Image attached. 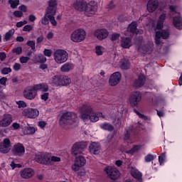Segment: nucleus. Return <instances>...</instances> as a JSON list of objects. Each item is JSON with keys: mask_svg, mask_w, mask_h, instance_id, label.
Returning <instances> with one entry per match:
<instances>
[{"mask_svg": "<svg viewBox=\"0 0 182 182\" xmlns=\"http://www.w3.org/2000/svg\"><path fill=\"white\" fill-rule=\"evenodd\" d=\"M79 123L77 114L73 112H64L60 117L58 124L63 129H70V127H76Z\"/></svg>", "mask_w": 182, "mask_h": 182, "instance_id": "nucleus-1", "label": "nucleus"}, {"mask_svg": "<svg viewBox=\"0 0 182 182\" xmlns=\"http://www.w3.org/2000/svg\"><path fill=\"white\" fill-rule=\"evenodd\" d=\"M80 117L84 122H87L90 119V122L95 123V122L99 121V116H102V117L105 118L102 112H99L98 114L93 112V109H92V107L89 104L83 105L80 108Z\"/></svg>", "mask_w": 182, "mask_h": 182, "instance_id": "nucleus-2", "label": "nucleus"}, {"mask_svg": "<svg viewBox=\"0 0 182 182\" xmlns=\"http://www.w3.org/2000/svg\"><path fill=\"white\" fill-rule=\"evenodd\" d=\"M56 9H58V1L56 0H49L48 6L46 9V14L41 20L43 25L49 23L50 15H56Z\"/></svg>", "mask_w": 182, "mask_h": 182, "instance_id": "nucleus-3", "label": "nucleus"}, {"mask_svg": "<svg viewBox=\"0 0 182 182\" xmlns=\"http://www.w3.org/2000/svg\"><path fill=\"white\" fill-rule=\"evenodd\" d=\"M53 56L55 63H58V65H62V63L68 62V59H69V53L63 49L55 50L53 53Z\"/></svg>", "mask_w": 182, "mask_h": 182, "instance_id": "nucleus-4", "label": "nucleus"}, {"mask_svg": "<svg viewBox=\"0 0 182 182\" xmlns=\"http://www.w3.org/2000/svg\"><path fill=\"white\" fill-rule=\"evenodd\" d=\"M70 39L75 43L83 42L86 39V31L83 28H78L71 33Z\"/></svg>", "mask_w": 182, "mask_h": 182, "instance_id": "nucleus-5", "label": "nucleus"}, {"mask_svg": "<svg viewBox=\"0 0 182 182\" xmlns=\"http://www.w3.org/2000/svg\"><path fill=\"white\" fill-rule=\"evenodd\" d=\"M87 147V142L86 141H80L76 142L72 146L71 154L74 156V157H77V156H80L85 149Z\"/></svg>", "mask_w": 182, "mask_h": 182, "instance_id": "nucleus-6", "label": "nucleus"}, {"mask_svg": "<svg viewBox=\"0 0 182 182\" xmlns=\"http://www.w3.org/2000/svg\"><path fill=\"white\" fill-rule=\"evenodd\" d=\"M97 11V5H96V3L95 1H90L89 3H85L82 12H84L86 16H93V15L96 14Z\"/></svg>", "mask_w": 182, "mask_h": 182, "instance_id": "nucleus-7", "label": "nucleus"}, {"mask_svg": "<svg viewBox=\"0 0 182 182\" xmlns=\"http://www.w3.org/2000/svg\"><path fill=\"white\" fill-rule=\"evenodd\" d=\"M23 96L27 100H33L38 96L35 87L33 85L32 87H26L23 92Z\"/></svg>", "mask_w": 182, "mask_h": 182, "instance_id": "nucleus-8", "label": "nucleus"}, {"mask_svg": "<svg viewBox=\"0 0 182 182\" xmlns=\"http://www.w3.org/2000/svg\"><path fill=\"white\" fill-rule=\"evenodd\" d=\"M35 160L40 164H48L50 161V158L46 152H38L36 154Z\"/></svg>", "mask_w": 182, "mask_h": 182, "instance_id": "nucleus-9", "label": "nucleus"}, {"mask_svg": "<svg viewBox=\"0 0 182 182\" xmlns=\"http://www.w3.org/2000/svg\"><path fill=\"white\" fill-rule=\"evenodd\" d=\"M141 102V94L140 92H134L129 96V103L132 107H137Z\"/></svg>", "mask_w": 182, "mask_h": 182, "instance_id": "nucleus-10", "label": "nucleus"}, {"mask_svg": "<svg viewBox=\"0 0 182 182\" xmlns=\"http://www.w3.org/2000/svg\"><path fill=\"white\" fill-rule=\"evenodd\" d=\"M22 116L27 119H36L39 116V110L35 108H26L22 112Z\"/></svg>", "mask_w": 182, "mask_h": 182, "instance_id": "nucleus-11", "label": "nucleus"}, {"mask_svg": "<svg viewBox=\"0 0 182 182\" xmlns=\"http://www.w3.org/2000/svg\"><path fill=\"white\" fill-rule=\"evenodd\" d=\"M105 171L107 173V176H109L111 180H117V178L120 177V171H119L115 167L107 166L105 168Z\"/></svg>", "mask_w": 182, "mask_h": 182, "instance_id": "nucleus-12", "label": "nucleus"}, {"mask_svg": "<svg viewBox=\"0 0 182 182\" xmlns=\"http://www.w3.org/2000/svg\"><path fill=\"white\" fill-rule=\"evenodd\" d=\"M170 36L168 30H163L161 31H156L155 35V43L156 45H161V38L162 39H167Z\"/></svg>", "mask_w": 182, "mask_h": 182, "instance_id": "nucleus-13", "label": "nucleus"}, {"mask_svg": "<svg viewBox=\"0 0 182 182\" xmlns=\"http://www.w3.org/2000/svg\"><path fill=\"white\" fill-rule=\"evenodd\" d=\"M95 38H97L98 41H104L107 36H109V31L105 28H99L94 32Z\"/></svg>", "mask_w": 182, "mask_h": 182, "instance_id": "nucleus-14", "label": "nucleus"}, {"mask_svg": "<svg viewBox=\"0 0 182 182\" xmlns=\"http://www.w3.org/2000/svg\"><path fill=\"white\" fill-rule=\"evenodd\" d=\"M122 79V74L119 72L114 73L109 79V86H117L120 83V80Z\"/></svg>", "mask_w": 182, "mask_h": 182, "instance_id": "nucleus-15", "label": "nucleus"}, {"mask_svg": "<svg viewBox=\"0 0 182 182\" xmlns=\"http://www.w3.org/2000/svg\"><path fill=\"white\" fill-rule=\"evenodd\" d=\"M11 151V141L9 139H5L1 144H0V153L6 154Z\"/></svg>", "mask_w": 182, "mask_h": 182, "instance_id": "nucleus-16", "label": "nucleus"}, {"mask_svg": "<svg viewBox=\"0 0 182 182\" xmlns=\"http://www.w3.org/2000/svg\"><path fill=\"white\" fill-rule=\"evenodd\" d=\"M35 175V171L31 168H26L20 171V176L21 178L24 180H28V178H32V176Z\"/></svg>", "mask_w": 182, "mask_h": 182, "instance_id": "nucleus-17", "label": "nucleus"}, {"mask_svg": "<svg viewBox=\"0 0 182 182\" xmlns=\"http://www.w3.org/2000/svg\"><path fill=\"white\" fill-rule=\"evenodd\" d=\"M89 151L92 154H100L102 151V146L99 142H92L89 146Z\"/></svg>", "mask_w": 182, "mask_h": 182, "instance_id": "nucleus-18", "label": "nucleus"}, {"mask_svg": "<svg viewBox=\"0 0 182 182\" xmlns=\"http://www.w3.org/2000/svg\"><path fill=\"white\" fill-rule=\"evenodd\" d=\"M12 123V115L10 114H4L3 118L0 120V127H8Z\"/></svg>", "mask_w": 182, "mask_h": 182, "instance_id": "nucleus-19", "label": "nucleus"}, {"mask_svg": "<svg viewBox=\"0 0 182 182\" xmlns=\"http://www.w3.org/2000/svg\"><path fill=\"white\" fill-rule=\"evenodd\" d=\"M159 8V1L157 0H149L148 1L146 9L150 14H153Z\"/></svg>", "mask_w": 182, "mask_h": 182, "instance_id": "nucleus-20", "label": "nucleus"}, {"mask_svg": "<svg viewBox=\"0 0 182 182\" xmlns=\"http://www.w3.org/2000/svg\"><path fill=\"white\" fill-rule=\"evenodd\" d=\"M85 5H86V1L83 0H76L73 3V8L76 11H79L80 12H83Z\"/></svg>", "mask_w": 182, "mask_h": 182, "instance_id": "nucleus-21", "label": "nucleus"}, {"mask_svg": "<svg viewBox=\"0 0 182 182\" xmlns=\"http://www.w3.org/2000/svg\"><path fill=\"white\" fill-rule=\"evenodd\" d=\"M62 80V75H53L51 77L49 80L50 85H52V86H60L62 85L61 82Z\"/></svg>", "mask_w": 182, "mask_h": 182, "instance_id": "nucleus-22", "label": "nucleus"}, {"mask_svg": "<svg viewBox=\"0 0 182 182\" xmlns=\"http://www.w3.org/2000/svg\"><path fill=\"white\" fill-rule=\"evenodd\" d=\"M13 151L16 156H22L25 154V147L22 144H17L14 146Z\"/></svg>", "mask_w": 182, "mask_h": 182, "instance_id": "nucleus-23", "label": "nucleus"}, {"mask_svg": "<svg viewBox=\"0 0 182 182\" xmlns=\"http://www.w3.org/2000/svg\"><path fill=\"white\" fill-rule=\"evenodd\" d=\"M128 32H132V33H143V30L137 29V23L136 21H133L132 23H130L127 28Z\"/></svg>", "mask_w": 182, "mask_h": 182, "instance_id": "nucleus-24", "label": "nucleus"}, {"mask_svg": "<svg viewBox=\"0 0 182 182\" xmlns=\"http://www.w3.org/2000/svg\"><path fill=\"white\" fill-rule=\"evenodd\" d=\"M34 89L36 90V93H38V91L41 92H48L49 90V87L48 86V84L46 83H40L34 85Z\"/></svg>", "mask_w": 182, "mask_h": 182, "instance_id": "nucleus-25", "label": "nucleus"}, {"mask_svg": "<svg viewBox=\"0 0 182 182\" xmlns=\"http://www.w3.org/2000/svg\"><path fill=\"white\" fill-rule=\"evenodd\" d=\"M75 65L72 63H65L60 67V71L64 73L70 72L73 70Z\"/></svg>", "mask_w": 182, "mask_h": 182, "instance_id": "nucleus-26", "label": "nucleus"}, {"mask_svg": "<svg viewBox=\"0 0 182 182\" xmlns=\"http://www.w3.org/2000/svg\"><path fill=\"white\" fill-rule=\"evenodd\" d=\"M14 35H15V29L11 28L5 34L3 38L4 42H9L12 38H14Z\"/></svg>", "mask_w": 182, "mask_h": 182, "instance_id": "nucleus-27", "label": "nucleus"}, {"mask_svg": "<svg viewBox=\"0 0 182 182\" xmlns=\"http://www.w3.org/2000/svg\"><path fill=\"white\" fill-rule=\"evenodd\" d=\"M173 21V23L177 29H182V18L180 16V14L178 16H174Z\"/></svg>", "mask_w": 182, "mask_h": 182, "instance_id": "nucleus-28", "label": "nucleus"}, {"mask_svg": "<svg viewBox=\"0 0 182 182\" xmlns=\"http://www.w3.org/2000/svg\"><path fill=\"white\" fill-rule=\"evenodd\" d=\"M132 40L130 38H122L121 40V46L124 49H129L132 46Z\"/></svg>", "mask_w": 182, "mask_h": 182, "instance_id": "nucleus-29", "label": "nucleus"}, {"mask_svg": "<svg viewBox=\"0 0 182 182\" xmlns=\"http://www.w3.org/2000/svg\"><path fill=\"white\" fill-rule=\"evenodd\" d=\"M146 82V77L144 75H139V77L134 82L135 87H141V86L144 85V82Z\"/></svg>", "mask_w": 182, "mask_h": 182, "instance_id": "nucleus-30", "label": "nucleus"}, {"mask_svg": "<svg viewBox=\"0 0 182 182\" xmlns=\"http://www.w3.org/2000/svg\"><path fill=\"white\" fill-rule=\"evenodd\" d=\"M166 13H162L160 15L156 24L157 29H161V28H163L164 25V21H166Z\"/></svg>", "mask_w": 182, "mask_h": 182, "instance_id": "nucleus-31", "label": "nucleus"}, {"mask_svg": "<svg viewBox=\"0 0 182 182\" xmlns=\"http://www.w3.org/2000/svg\"><path fill=\"white\" fill-rule=\"evenodd\" d=\"M100 127L102 130H107V132H113L114 130V127L109 122H103L100 125Z\"/></svg>", "mask_w": 182, "mask_h": 182, "instance_id": "nucleus-32", "label": "nucleus"}, {"mask_svg": "<svg viewBox=\"0 0 182 182\" xmlns=\"http://www.w3.org/2000/svg\"><path fill=\"white\" fill-rule=\"evenodd\" d=\"M119 67L124 70H127L130 68V62L126 59H122L119 62Z\"/></svg>", "mask_w": 182, "mask_h": 182, "instance_id": "nucleus-33", "label": "nucleus"}, {"mask_svg": "<svg viewBox=\"0 0 182 182\" xmlns=\"http://www.w3.org/2000/svg\"><path fill=\"white\" fill-rule=\"evenodd\" d=\"M75 162L81 166V167H83V166L86 164V159H85L82 155H78L77 156H75Z\"/></svg>", "mask_w": 182, "mask_h": 182, "instance_id": "nucleus-34", "label": "nucleus"}, {"mask_svg": "<svg viewBox=\"0 0 182 182\" xmlns=\"http://www.w3.org/2000/svg\"><path fill=\"white\" fill-rule=\"evenodd\" d=\"M119 112H117L116 114H114L112 117H111V120L112 121V123L115 124V126H119L120 123H121V120H122V117H120L119 115Z\"/></svg>", "mask_w": 182, "mask_h": 182, "instance_id": "nucleus-35", "label": "nucleus"}, {"mask_svg": "<svg viewBox=\"0 0 182 182\" xmlns=\"http://www.w3.org/2000/svg\"><path fill=\"white\" fill-rule=\"evenodd\" d=\"M61 84L60 86H68V85H70L72 82L70 78L66 75H61Z\"/></svg>", "mask_w": 182, "mask_h": 182, "instance_id": "nucleus-36", "label": "nucleus"}, {"mask_svg": "<svg viewBox=\"0 0 182 182\" xmlns=\"http://www.w3.org/2000/svg\"><path fill=\"white\" fill-rule=\"evenodd\" d=\"M142 49L145 53H151L153 52V43L145 44Z\"/></svg>", "mask_w": 182, "mask_h": 182, "instance_id": "nucleus-37", "label": "nucleus"}, {"mask_svg": "<svg viewBox=\"0 0 182 182\" xmlns=\"http://www.w3.org/2000/svg\"><path fill=\"white\" fill-rule=\"evenodd\" d=\"M34 62L36 63H45L46 62V58L43 55H35Z\"/></svg>", "mask_w": 182, "mask_h": 182, "instance_id": "nucleus-38", "label": "nucleus"}, {"mask_svg": "<svg viewBox=\"0 0 182 182\" xmlns=\"http://www.w3.org/2000/svg\"><path fill=\"white\" fill-rule=\"evenodd\" d=\"M24 134H35L36 129L33 127H27L24 129Z\"/></svg>", "mask_w": 182, "mask_h": 182, "instance_id": "nucleus-39", "label": "nucleus"}, {"mask_svg": "<svg viewBox=\"0 0 182 182\" xmlns=\"http://www.w3.org/2000/svg\"><path fill=\"white\" fill-rule=\"evenodd\" d=\"M139 150H141V146L140 145H135L132 147V149L127 151V153L128 154H133L134 153H137V151H139Z\"/></svg>", "mask_w": 182, "mask_h": 182, "instance_id": "nucleus-40", "label": "nucleus"}, {"mask_svg": "<svg viewBox=\"0 0 182 182\" xmlns=\"http://www.w3.org/2000/svg\"><path fill=\"white\" fill-rule=\"evenodd\" d=\"M132 132H133V127L130 125L128 129H127V132L124 134V139L129 140L130 139V134H132Z\"/></svg>", "mask_w": 182, "mask_h": 182, "instance_id": "nucleus-41", "label": "nucleus"}, {"mask_svg": "<svg viewBox=\"0 0 182 182\" xmlns=\"http://www.w3.org/2000/svg\"><path fill=\"white\" fill-rule=\"evenodd\" d=\"M9 4L12 9H15L19 5V0H9Z\"/></svg>", "mask_w": 182, "mask_h": 182, "instance_id": "nucleus-42", "label": "nucleus"}, {"mask_svg": "<svg viewBox=\"0 0 182 182\" xmlns=\"http://www.w3.org/2000/svg\"><path fill=\"white\" fill-rule=\"evenodd\" d=\"M95 53L96 55H97V56L103 55V47L100 46H97L95 47Z\"/></svg>", "mask_w": 182, "mask_h": 182, "instance_id": "nucleus-43", "label": "nucleus"}, {"mask_svg": "<svg viewBox=\"0 0 182 182\" xmlns=\"http://www.w3.org/2000/svg\"><path fill=\"white\" fill-rule=\"evenodd\" d=\"M31 58L29 57L21 56L19 58V62L21 65H25L29 62Z\"/></svg>", "mask_w": 182, "mask_h": 182, "instance_id": "nucleus-44", "label": "nucleus"}, {"mask_svg": "<svg viewBox=\"0 0 182 182\" xmlns=\"http://www.w3.org/2000/svg\"><path fill=\"white\" fill-rule=\"evenodd\" d=\"M120 38V34L117 33H114L111 34L110 40L112 42H116V41H119V38Z\"/></svg>", "mask_w": 182, "mask_h": 182, "instance_id": "nucleus-45", "label": "nucleus"}, {"mask_svg": "<svg viewBox=\"0 0 182 182\" xmlns=\"http://www.w3.org/2000/svg\"><path fill=\"white\" fill-rule=\"evenodd\" d=\"M82 166L78 164L77 163L75 162L74 164L71 166V168L73 171H79L80 168H82Z\"/></svg>", "mask_w": 182, "mask_h": 182, "instance_id": "nucleus-46", "label": "nucleus"}, {"mask_svg": "<svg viewBox=\"0 0 182 182\" xmlns=\"http://www.w3.org/2000/svg\"><path fill=\"white\" fill-rule=\"evenodd\" d=\"M49 21L53 26H56V25H58V22L55 19V14H50Z\"/></svg>", "mask_w": 182, "mask_h": 182, "instance_id": "nucleus-47", "label": "nucleus"}, {"mask_svg": "<svg viewBox=\"0 0 182 182\" xmlns=\"http://www.w3.org/2000/svg\"><path fill=\"white\" fill-rule=\"evenodd\" d=\"M159 161L160 166H161V164H164V161H166V153H163L159 156Z\"/></svg>", "mask_w": 182, "mask_h": 182, "instance_id": "nucleus-48", "label": "nucleus"}, {"mask_svg": "<svg viewBox=\"0 0 182 182\" xmlns=\"http://www.w3.org/2000/svg\"><path fill=\"white\" fill-rule=\"evenodd\" d=\"M12 53H16V55H21V53H22V47L18 46V47L14 48L12 49Z\"/></svg>", "mask_w": 182, "mask_h": 182, "instance_id": "nucleus-49", "label": "nucleus"}, {"mask_svg": "<svg viewBox=\"0 0 182 182\" xmlns=\"http://www.w3.org/2000/svg\"><path fill=\"white\" fill-rule=\"evenodd\" d=\"M13 69L16 72H19V70H21V69H22V65L18 63H16L13 66Z\"/></svg>", "mask_w": 182, "mask_h": 182, "instance_id": "nucleus-50", "label": "nucleus"}, {"mask_svg": "<svg viewBox=\"0 0 182 182\" xmlns=\"http://www.w3.org/2000/svg\"><path fill=\"white\" fill-rule=\"evenodd\" d=\"M154 160V156L151 154H148L145 156L146 163H150V161H153Z\"/></svg>", "mask_w": 182, "mask_h": 182, "instance_id": "nucleus-51", "label": "nucleus"}, {"mask_svg": "<svg viewBox=\"0 0 182 182\" xmlns=\"http://www.w3.org/2000/svg\"><path fill=\"white\" fill-rule=\"evenodd\" d=\"M134 113H136V114H137V116L140 118V119H143V120H147V117H146L144 114H140V112H139V111H137L136 109H134Z\"/></svg>", "mask_w": 182, "mask_h": 182, "instance_id": "nucleus-52", "label": "nucleus"}, {"mask_svg": "<svg viewBox=\"0 0 182 182\" xmlns=\"http://www.w3.org/2000/svg\"><path fill=\"white\" fill-rule=\"evenodd\" d=\"M28 46H30L31 50H35V41H28L26 43Z\"/></svg>", "mask_w": 182, "mask_h": 182, "instance_id": "nucleus-53", "label": "nucleus"}, {"mask_svg": "<svg viewBox=\"0 0 182 182\" xmlns=\"http://www.w3.org/2000/svg\"><path fill=\"white\" fill-rule=\"evenodd\" d=\"M12 72V69L11 68H4L1 70L2 75H8L9 73H11Z\"/></svg>", "mask_w": 182, "mask_h": 182, "instance_id": "nucleus-54", "label": "nucleus"}, {"mask_svg": "<svg viewBox=\"0 0 182 182\" xmlns=\"http://www.w3.org/2000/svg\"><path fill=\"white\" fill-rule=\"evenodd\" d=\"M13 14L16 18H22V16H23V13L19 11H14Z\"/></svg>", "mask_w": 182, "mask_h": 182, "instance_id": "nucleus-55", "label": "nucleus"}, {"mask_svg": "<svg viewBox=\"0 0 182 182\" xmlns=\"http://www.w3.org/2000/svg\"><path fill=\"white\" fill-rule=\"evenodd\" d=\"M33 29L31 25H26L23 27V32H31Z\"/></svg>", "mask_w": 182, "mask_h": 182, "instance_id": "nucleus-56", "label": "nucleus"}, {"mask_svg": "<svg viewBox=\"0 0 182 182\" xmlns=\"http://www.w3.org/2000/svg\"><path fill=\"white\" fill-rule=\"evenodd\" d=\"M18 106V109H21V107H26V102H23V101H17L16 102Z\"/></svg>", "mask_w": 182, "mask_h": 182, "instance_id": "nucleus-57", "label": "nucleus"}, {"mask_svg": "<svg viewBox=\"0 0 182 182\" xmlns=\"http://www.w3.org/2000/svg\"><path fill=\"white\" fill-rule=\"evenodd\" d=\"M41 99L44 100V102H46L48 99H49V93L45 92L44 94L41 95Z\"/></svg>", "mask_w": 182, "mask_h": 182, "instance_id": "nucleus-58", "label": "nucleus"}, {"mask_svg": "<svg viewBox=\"0 0 182 182\" xmlns=\"http://www.w3.org/2000/svg\"><path fill=\"white\" fill-rule=\"evenodd\" d=\"M26 23H28V21L24 20L23 21H19L16 23V26L17 28H22V26H23V25H26Z\"/></svg>", "mask_w": 182, "mask_h": 182, "instance_id": "nucleus-59", "label": "nucleus"}, {"mask_svg": "<svg viewBox=\"0 0 182 182\" xmlns=\"http://www.w3.org/2000/svg\"><path fill=\"white\" fill-rule=\"evenodd\" d=\"M44 55L45 56H48V58H50V56H52V50L48 49H45Z\"/></svg>", "mask_w": 182, "mask_h": 182, "instance_id": "nucleus-60", "label": "nucleus"}, {"mask_svg": "<svg viewBox=\"0 0 182 182\" xmlns=\"http://www.w3.org/2000/svg\"><path fill=\"white\" fill-rule=\"evenodd\" d=\"M38 126L41 127V129H45L46 122L45 121H40L38 122Z\"/></svg>", "mask_w": 182, "mask_h": 182, "instance_id": "nucleus-61", "label": "nucleus"}, {"mask_svg": "<svg viewBox=\"0 0 182 182\" xmlns=\"http://www.w3.org/2000/svg\"><path fill=\"white\" fill-rule=\"evenodd\" d=\"M8 80V79H7L6 77H3L2 78L0 79V83H1V85H3V86H5V85H6V80Z\"/></svg>", "mask_w": 182, "mask_h": 182, "instance_id": "nucleus-62", "label": "nucleus"}, {"mask_svg": "<svg viewBox=\"0 0 182 182\" xmlns=\"http://www.w3.org/2000/svg\"><path fill=\"white\" fill-rule=\"evenodd\" d=\"M107 9H113L114 8V3H113V1H111L109 4L107 6Z\"/></svg>", "mask_w": 182, "mask_h": 182, "instance_id": "nucleus-63", "label": "nucleus"}, {"mask_svg": "<svg viewBox=\"0 0 182 182\" xmlns=\"http://www.w3.org/2000/svg\"><path fill=\"white\" fill-rule=\"evenodd\" d=\"M51 161L59 162L60 161V158L58 156H52Z\"/></svg>", "mask_w": 182, "mask_h": 182, "instance_id": "nucleus-64", "label": "nucleus"}]
</instances>
